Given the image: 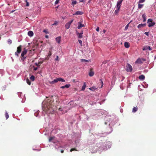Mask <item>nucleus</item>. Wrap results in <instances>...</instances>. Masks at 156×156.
I'll return each instance as SVG.
<instances>
[{
    "instance_id": "nucleus-1",
    "label": "nucleus",
    "mask_w": 156,
    "mask_h": 156,
    "mask_svg": "<svg viewBox=\"0 0 156 156\" xmlns=\"http://www.w3.org/2000/svg\"><path fill=\"white\" fill-rule=\"evenodd\" d=\"M59 103L58 97L56 96H52L51 100H48V104L46 105L44 111L46 112L47 114L52 113L54 111L53 107L57 105Z\"/></svg>"
},
{
    "instance_id": "nucleus-2",
    "label": "nucleus",
    "mask_w": 156,
    "mask_h": 156,
    "mask_svg": "<svg viewBox=\"0 0 156 156\" xmlns=\"http://www.w3.org/2000/svg\"><path fill=\"white\" fill-rule=\"evenodd\" d=\"M58 81H61L63 82H65V80L61 78H58L52 81H49V83L51 84H53L55 83L58 82Z\"/></svg>"
},
{
    "instance_id": "nucleus-3",
    "label": "nucleus",
    "mask_w": 156,
    "mask_h": 156,
    "mask_svg": "<svg viewBox=\"0 0 156 156\" xmlns=\"http://www.w3.org/2000/svg\"><path fill=\"white\" fill-rule=\"evenodd\" d=\"M147 23H148V26L149 27H152L155 24V23L153 22L152 20L150 19H148Z\"/></svg>"
},
{
    "instance_id": "nucleus-4",
    "label": "nucleus",
    "mask_w": 156,
    "mask_h": 156,
    "mask_svg": "<svg viewBox=\"0 0 156 156\" xmlns=\"http://www.w3.org/2000/svg\"><path fill=\"white\" fill-rule=\"evenodd\" d=\"M126 70L127 72H131L132 71V67L130 64L129 63L127 64Z\"/></svg>"
},
{
    "instance_id": "nucleus-5",
    "label": "nucleus",
    "mask_w": 156,
    "mask_h": 156,
    "mask_svg": "<svg viewBox=\"0 0 156 156\" xmlns=\"http://www.w3.org/2000/svg\"><path fill=\"white\" fill-rule=\"evenodd\" d=\"M22 50V46L21 45H20L17 48V50L16 52H15V55L17 56L18 57L19 55L18 54L20 53Z\"/></svg>"
},
{
    "instance_id": "nucleus-6",
    "label": "nucleus",
    "mask_w": 156,
    "mask_h": 156,
    "mask_svg": "<svg viewBox=\"0 0 156 156\" xmlns=\"http://www.w3.org/2000/svg\"><path fill=\"white\" fill-rule=\"evenodd\" d=\"M122 1L123 0H120L117 2V8H118V9H120Z\"/></svg>"
},
{
    "instance_id": "nucleus-7",
    "label": "nucleus",
    "mask_w": 156,
    "mask_h": 156,
    "mask_svg": "<svg viewBox=\"0 0 156 156\" xmlns=\"http://www.w3.org/2000/svg\"><path fill=\"white\" fill-rule=\"evenodd\" d=\"M83 34V31H82L81 33H78L77 31H76V34L78 36V38H81L83 37L82 34Z\"/></svg>"
},
{
    "instance_id": "nucleus-8",
    "label": "nucleus",
    "mask_w": 156,
    "mask_h": 156,
    "mask_svg": "<svg viewBox=\"0 0 156 156\" xmlns=\"http://www.w3.org/2000/svg\"><path fill=\"white\" fill-rule=\"evenodd\" d=\"M148 49H149L150 50H152V48H151L150 46H144L143 48V50L145 51L146 50Z\"/></svg>"
},
{
    "instance_id": "nucleus-9",
    "label": "nucleus",
    "mask_w": 156,
    "mask_h": 156,
    "mask_svg": "<svg viewBox=\"0 0 156 156\" xmlns=\"http://www.w3.org/2000/svg\"><path fill=\"white\" fill-rule=\"evenodd\" d=\"M78 28L80 29L81 28V27H83L84 26V25L83 24H82L80 22H78Z\"/></svg>"
},
{
    "instance_id": "nucleus-10",
    "label": "nucleus",
    "mask_w": 156,
    "mask_h": 156,
    "mask_svg": "<svg viewBox=\"0 0 156 156\" xmlns=\"http://www.w3.org/2000/svg\"><path fill=\"white\" fill-rule=\"evenodd\" d=\"M146 25V24L145 23H141L138 25L137 26V28L139 29L140 28L142 27H144Z\"/></svg>"
},
{
    "instance_id": "nucleus-11",
    "label": "nucleus",
    "mask_w": 156,
    "mask_h": 156,
    "mask_svg": "<svg viewBox=\"0 0 156 156\" xmlns=\"http://www.w3.org/2000/svg\"><path fill=\"white\" fill-rule=\"evenodd\" d=\"M83 14V12L81 11H76L75 14H74V15H81Z\"/></svg>"
},
{
    "instance_id": "nucleus-12",
    "label": "nucleus",
    "mask_w": 156,
    "mask_h": 156,
    "mask_svg": "<svg viewBox=\"0 0 156 156\" xmlns=\"http://www.w3.org/2000/svg\"><path fill=\"white\" fill-rule=\"evenodd\" d=\"M61 38L60 37H58L55 38V40L56 42L58 44H60V43Z\"/></svg>"
},
{
    "instance_id": "nucleus-13",
    "label": "nucleus",
    "mask_w": 156,
    "mask_h": 156,
    "mask_svg": "<svg viewBox=\"0 0 156 156\" xmlns=\"http://www.w3.org/2000/svg\"><path fill=\"white\" fill-rule=\"evenodd\" d=\"M98 88L96 87L95 86H93L92 87H91L89 88V89L91 90H92L93 91H95V90H97Z\"/></svg>"
},
{
    "instance_id": "nucleus-14",
    "label": "nucleus",
    "mask_w": 156,
    "mask_h": 156,
    "mask_svg": "<svg viewBox=\"0 0 156 156\" xmlns=\"http://www.w3.org/2000/svg\"><path fill=\"white\" fill-rule=\"evenodd\" d=\"M27 52V50H24L23 51L21 54V56L22 57H23V56H24V55L26 54Z\"/></svg>"
},
{
    "instance_id": "nucleus-15",
    "label": "nucleus",
    "mask_w": 156,
    "mask_h": 156,
    "mask_svg": "<svg viewBox=\"0 0 156 156\" xmlns=\"http://www.w3.org/2000/svg\"><path fill=\"white\" fill-rule=\"evenodd\" d=\"M28 35L30 37H32L34 35L33 32L32 31H30L28 32Z\"/></svg>"
},
{
    "instance_id": "nucleus-16",
    "label": "nucleus",
    "mask_w": 156,
    "mask_h": 156,
    "mask_svg": "<svg viewBox=\"0 0 156 156\" xmlns=\"http://www.w3.org/2000/svg\"><path fill=\"white\" fill-rule=\"evenodd\" d=\"M124 46L125 48H128L129 47V44L128 42H125L124 43Z\"/></svg>"
},
{
    "instance_id": "nucleus-17",
    "label": "nucleus",
    "mask_w": 156,
    "mask_h": 156,
    "mask_svg": "<svg viewBox=\"0 0 156 156\" xmlns=\"http://www.w3.org/2000/svg\"><path fill=\"white\" fill-rule=\"evenodd\" d=\"M135 63H139L141 64L142 63V62L140 58H138L136 61Z\"/></svg>"
},
{
    "instance_id": "nucleus-18",
    "label": "nucleus",
    "mask_w": 156,
    "mask_h": 156,
    "mask_svg": "<svg viewBox=\"0 0 156 156\" xmlns=\"http://www.w3.org/2000/svg\"><path fill=\"white\" fill-rule=\"evenodd\" d=\"M70 25H71V24L70 23H69V22L67 23L65 25V26L66 28L67 29H69L70 27Z\"/></svg>"
},
{
    "instance_id": "nucleus-19",
    "label": "nucleus",
    "mask_w": 156,
    "mask_h": 156,
    "mask_svg": "<svg viewBox=\"0 0 156 156\" xmlns=\"http://www.w3.org/2000/svg\"><path fill=\"white\" fill-rule=\"evenodd\" d=\"M145 78V76L143 75H140L139 76V79L141 80H143Z\"/></svg>"
},
{
    "instance_id": "nucleus-20",
    "label": "nucleus",
    "mask_w": 156,
    "mask_h": 156,
    "mask_svg": "<svg viewBox=\"0 0 156 156\" xmlns=\"http://www.w3.org/2000/svg\"><path fill=\"white\" fill-rule=\"evenodd\" d=\"M142 17L143 19V22H145L146 20V16L145 14H143L142 15Z\"/></svg>"
},
{
    "instance_id": "nucleus-21",
    "label": "nucleus",
    "mask_w": 156,
    "mask_h": 156,
    "mask_svg": "<svg viewBox=\"0 0 156 156\" xmlns=\"http://www.w3.org/2000/svg\"><path fill=\"white\" fill-rule=\"evenodd\" d=\"M138 110V108L137 107V106L136 107H134L133 108L132 112H136Z\"/></svg>"
},
{
    "instance_id": "nucleus-22",
    "label": "nucleus",
    "mask_w": 156,
    "mask_h": 156,
    "mask_svg": "<svg viewBox=\"0 0 156 156\" xmlns=\"http://www.w3.org/2000/svg\"><path fill=\"white\" fill-rule=\"evenodd\" d=\"M94 72L90 70L89 73V75L90 76H92L94 75Z\"/></svg>"
},
{
    "instance_id": "nucleus-23",
    "label": "nucleus",
    "mask_w": 156,
    "mask_h": 156,
    "mask_svg": "<svg viewBox=\"0 0 156 156\" xmlns=\"http://www.w3.org/2000/svg\"><path fill=\"white\" fill-rule=\"evenodd\" d=\"M86 87V84L85 82H84L83 84V85L82 87L81 90L83 91L85 89Z\"/></svg>"
},
{
    "instance_id": "nucleus-24",
    "label": "nucleus",
    "mask_w": 156,
    "mask_h": 156,
    "mask_svg": "<svg viewBox=\"0 0 156 156\" xmlns=\"http://www.w3.org/2000/svg\"><path fill=\"white\" fill-rule=\"evenodd\" d=\"M30 79L32 81H34L35 80V77L33 75H32L30 77Z\"/></svg>"
},
{
    "instance_id": "nucleus-25",
    "label": "nucleus",
    "mask_w": 156,
    "mask_h": 156,
    "mask_svg": "<svg viewBox=\"0 0 156 156\" xmlns=\"http://www.w3.org/2000/svg\"><path fill=\"white\" fill-rule=\"evenodd\" d=\"M26 82H27V83L28 85H30L31 82L29 80V79L28 78H27L26 79Z\"/></svg>"
},
{
    "instance_id": "nucleus-26",
    "label": "nucleus",
    "mask_w": 156,
    "mask_h": 156,
    "mask_svg": "<svg viewBox=\"0 0 156 156\" xmlns=\"http://www.w3.org/2000/svg\"><path fill=\"white\" fill-rule=\"evenodd\" d=\"M143 5L144 4H140V3H139V4L138 5V8L139 9L142 8Z\"/></svg>"
},
{
    "instance_id": "nucleus-27",
    "label": "nucleus",
    "mask_w": 156,
    "mask_h": 156,
    "mask_svg": "<svg viewBox=\"0 0 156 156\" xmlns=\"http://www.w3.org/2000/svg\"><path fill=\"white\" fill-rule=\"evenodd\" d=\"M5 117L6 118V119H7L9 117V115L8 113H7V112L6 111L5 112Z\"/></svg>"
},
{
    "instance_id": "nucleus-28",
    "label": "nucleus",
    "mask_w": 156,
    "mask_h": 156,
    "mask_svg": "<svg viewBox=\"0 0 156 156\" xmlns=\"http://www.w3.org/2000/svg\"><path fill=\"white\" fill-rule=\"evenodd\" d=\"M42 62H39L38 63H35V64L36 66H40Z\"/></svg>"
},
{
    "instance_id": "nucleus-29",
    "label": "nucleus",
    "mask_w": 156,
    "mask_h": 156,
    "mask_svg": "<svg viewBox=\"0 0 156 156\" xmlns=\"http://www.w3.org/2000/svg\"><path fill=\"white\" fill-rule=\"evenodd\" d=\"M76 3V1L73 0L72 2V5L74 6Z\"/></svg>"
},
{
    "instance_id": "nucleus-30",
    "label": "nucleus",
    "mask_w": 156,
    "mask_h": 156,
    "mask_svg": "<svg viewBox=\"0 0 156 156\" xmlns=\"http://www.w3.org/2000/svg\"><path fill=\"white\" fill-rule=\"evenodd\" d=\"M89 60H86V59H81V62H89Z\"/></svg>"
},
{
    "instance_id": "nucleus-31",
    "label": "nucleus",
    "mask_w": 156,
    "mask_h": 156,
    "mask_svg": "<svg viewBox=\"0 0 156 156\" xmlns=\"http://www.w3.org/2000/svg\"><path fill=\"white\" fill-rule=\"evenodd\" d=\"M70 86V84H66L65 85V88H68Z\"/></svg>"
},
{
    "instance_id": "nucleus-32",
    "label": "nucleus",
    "mask_w": 156,
    "mask_h": 156,
    "mask_svg": "<svg viewBox=\"0 0 156 156\" xmlns=\"http://www.w3.org/2000/svg\"><path fill=\"white\" fill-rule=\"evenodd\" d=\"M120 9H118V8H117V9L115 10V12L117 13L118 12H119V10Z\"/></svg>"
},
{
    "instance_id": "nucleus-33",
    "label": "nucleus",
    "mask_w": 156,
    "mask_h": 156,
    "mask_svg": "<svg viewBox=\"0 0 156 156\" xmlns=\"http://www.w3.org/2000/svg\"><path fill=\"white\" fill-rule=\"evenodd\" d=\"M26 57L23 56V57H22L21 60L23 61L26 59Z\"/></svg>"
},
{
    "instance_id": "nucleus-34",
    "label": "nucleus",
    "mask_w": 156,
    "mask_h": 156,
    "mask_svg": "<svg viewBox=\"0 0 156 156\" xmlns=\"http://www.w3.org/2000/svg\"><path fill=\"white\" fill-rule=\"evenodd\" d=\"M26 6H28L29 5V2L27 1V0H26Z\"/></svg>"
},
{
    "instance_id": "nucleus-35",
    "label": "nucleus",
    "mask_w": 156,
    "mask_h": 156,
    "mask_svg": "<svg viewBox=\"0 0 156 156\" xmlns=\"http://www.w3.org/2000/svg\"><path fill=\"white\" fill-rule=\"evenodd\" d=\"M145 0H139V3H142L144 2Z\"/></svg>"
},
{
    "instance_id": "nucleus-36",
    "label": "nucleus",
    "mask_w": 156,
    "mask_h": 156,
    "mask_svg": "<svg viewBox=\"0 0 156 156\" xmlns=\"http://www.w3.org/2000/svg\"><path fill=\"white\" fill-rule=\"evenodd\" d=\"M79 43L80 44L81 46H82V41L80 40H78Z\"/></svg>"
},
{
    "instance_id": "nucleus-37",
    "label": "nucleus",
    "mask_w": 156,
    "mask_h": 156,
    "mask_svg": "<svg viewBox=\"0 0 156 156\" xmlns=\"http://www.w3.org/2000/svg\"><path fill=\"white\" fill-rule=\"evenodd\" d=\"M54 139V137H50L49 139V142H51V140H52Z\"/></svg>"
},
{
    "instance_id": "nucleus-38",
    "label": "nucleus",
    "mask_w": 156,
    "mask_h": 156,
    "mask_svg": "<svg viewBox=\"0 0 156 156\" xmlns=\"http://www.w3.org/2000/svg\"><path fill=\"white\" fill-rule=\"evenodd\" d=\"M77 151V150H76V148H72V149H71L70 150V151L72 152V151Z\"/></svg>"
},
{
    "instance_id": "nucleus-39",
    "label": "nucleus",
    "mask_w": 156,
    "mask_h": 156,
    "mask_svg": "<svg viewBox=\"0 0 156 156\" xmlns=\"http://www.w3.org/2000/svg\"><path fill=\"white\" fill-rule=\"evenodd\" d=\"M8 42L9 44H10L12 43V41L10 39H9L8 40Z\"/></svg>"
},
{
    "instance_id": "nucleus-40",
    "label": "nucleus",
    "mask_w": 156,
    "mask_h": 156,
    "mask_svg": "<svg viewBox=\"0 0 156 156\" xmlns=\"http://www.w3.org/2000/svg\"><path fill=\"white\" fill-rule=\"evenodd\" d=\"M59 0H56L55 2V4L56 5L57 4L58 2H59Z\"/></svg>"
},
{
    "instance_id": "nucleus-41",
    "label": "nucleus",
    "mask_w": 156,
    "mask_h": 156,
    "mask_svg": "<svg viewBox=\"0 0 156 156\" xmlns=\"http://www.w3.org/2000/svg\"><path fill=\"white\" fill-rule=\"evenodd\" d=\"M149 32H145L144 33V34L147 35V36H149Z\"/></svg>"
},
{
    "instance_id": "nucleus-42",
    "label": "nucleus",
    "mask_w": 156,
    "mask_h": 156,
    "mask_svg": "<svg viewBox=\"0 0 156 156\" xmlns=\"http://www.w3.org/2000/svg\"><path fill=\"white\" fill-rule=\"evenodd\" d=\"M128 26H129V24H128L125 27V29L126 30L128 28Z\"/></svg>"
},
{
    "instance_id": "nucleus-43",
    "label": "nucleus",
    "mask_w": 156,
    "mask_h": 156,
    "mask_svg": "<svg viewBox=\"0 0 156 156\" xmlns=\"http://www.w3.org/2000/svg\"><path fill=\"white\" fill-rule=\"evenodd\" d=\"M96 30L98 32L99 31V27H97V28H96Z\"/></svg>"
},
{
    "instance_id": "nucleus-44",
    "label": "nucleus",
    "mask_w": 156,
    "mask_h": 156,
    "mask_svg": "<svg viewBox=\"0 0 156 156\" xmlns=\"http://www.w3.org/2000/svg\"><path fill=\"white\" fill-rule=\"evenodd\" d=\"M49 54L48 55L50 56L51 55V51L49 50Z\"/></svg>"
},
{
    "instance_id": "nucleus-45",
    "label": "nucleus",
    "mask_w": 156,
    "mask_h": 156,
    "mask_svg": "<svg viewBox=\"0 0 156 156\" xmlns=\"http://www.w3.org/2000/svg\"><path fill=\"white\" fill-rule=\"evenodd\" d=\"M100 80L101 81V83H102V85H101V87H102V86H103L102 85V84L103 83V82L102 80L101 79Z\"/></svg>"
},
{
    "instance_id": "nucleus-46",
    "label": "nucleus",
    "mask_w": 156,
    "mask_h": 156,
    "mask_svg": "<svg viewBox=\"0 0 156 156\" xmlns=\"http://www.w3.org/2000/svg\"><path fill=\"white\" fill-rule=\"evenodd\" d=\"M58 56H57L56 57V58H55V60H58Z\"/></svg>"
},
{
    "instance_id": "nucleus-47",
    "label": "nucleus",
    "mask_w": 156,
    "mask_h": 156,
    "mask_svg": "<svg viewBox=\"0 0 156 156\" xmlns=\"http://www.w3.org/2000/svg\"><path fill=\"white\" fill-rule=\"evenodd\" d=\"M73 20H72L68 22L69 23H70V24H71V23L73 22Z\"/></svg>"
},
{
    "instance_id": "nucleus-48",
    "label": "nucleus",
    "mask_w": 156,
    "mask_h": 156,
    "mask_svg": "<svg viewBox=\"0 0 156 156\" xmlns=\"http://www.w3.org/2000/svg\"><path fill=\"white\" fill-rule=\"evenodd\" d=\"M37 67H34V71L36 70H37Z\"/></svg>"
},
{
    "instance_id": "nucleus-49",
    "label": "nucleus",
    "mask_w": 156,
    "mask_h": 156,
    "mask_svg": "<svg viewBox=\"0 0 156 156\" xmlns=\"http://www.w3.org/2000/svg\"><path fill=\"white\" fill-rule=\"evenodd\" d=\"M61 88L62 89H64L65 88V86H62Z\"/></svg>"
},
{
    "instance_id": "nucleus-50",
    "label": "nucleus",
    "mask_w": 156,
    "mask_h": 156,
    "mask_svg": "<svg viewBox=\"0 0 156 156\" xmlns=\"http://www.w3.org/2000/svg\"><path fill=\"white\" fill-rule=\"evenodd\" d=\"M61 152L62 153L64 152V150H61Z\"/></svg>"
},
{
    "instance_id": "nucleus-51",
    "label": "nucleus",
    "mask_w": 156,
    "mask_h": 156,
    "mask_svg": "<svg viewBox=\"0 0 156 156\" xmlns=\"http://www.w3.org/2000/svg\"><path fill=\"white\" fill-rule=\"evenodd\" d=\"M15 11V10H12V11H11V13Z\"/></svg>"
},
{
    "instance_id": "nucleus-52",
    "label": "nucleus",
    "mask_w": 156,
    "mask_h": 156,
    "mask_svg": "<svg viewBox=\"0 0 156 156\" xmlns=\"http://www.w3.org/2000/svg\"><path fill=\"white\" fill-rule=\"evenodd\" d=\"M83 1H84V0H81V1H80V2H83Z\"/></svg>"
},
{
    "instance_id": "nucleus-53",
    "label": "nucleus",
    "mask_w": 156,
    "mask_h": 156,
    "mask_svg": "<svg viewBox=\"0 0 156 156\" xmlns=\"http://www.w3.org/2000/svg\"><path fill=\"white\" fill-rule=\"evenodd\" d=\"M103 32L105 33V30H103Z\"/></svg>"
},
{
    "instance_id": "nucleus-54",
    "label": "nucleus",
    "mask_w": 156,
    "mask_h": 156,
    "mask_svg": "<svg viewBox=\"0 0 156 156\" xmlns=\"http://www.w3.org/2000/svg\"><path fill=\"white\" fill-rule=\"evenodd\" d=\"M45 37H47V38H48V35H46V36H45Z\"/></svg>"
},
{
    "instance_id": "nucleus-55",
    "label": "nucleus",
    "mask_w": 156,
    "mask_h": 156,
    "mask_svg": "<svg viewBox=\"0 0 156 156\" xmlns=\"http://www.w3.org/2000/svg\"><path fill=\"white\" fill-rule=\"evenodd\" d=\"M56 24V23H54V24H53V25H54Z\"/></svg>"
},
{
    "instance_id": "nucleus-56",
    "label": "nucleus",
    "mask_w": 156,
    "mask_h": 156,
    "mask_svg": "<svg viewBox=\"0 0 156 156\" xmlns=\"http://www.w3.org/2000/svg\"><path fill=\"white\" fill-rule=\"evenodd\" d=\"M44 32H46V31H45V30H44Z\"/></svg>"
},
{
    "instance_id": "nucleus-57",
    "label": "nucleus",
    "mask_w": 156,
    "mask_h": 156,
    "mask_svg": "<svg viewBox=\"0 0 156 156\" xmlns=\"http://www.w3.org/2000/svg\"><path fill=\"white\" fill-rule=\"evenodd\" d=\"M155 58H156V57Z\"/></svg>"
}]
</instances>
